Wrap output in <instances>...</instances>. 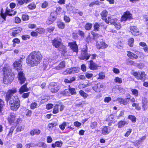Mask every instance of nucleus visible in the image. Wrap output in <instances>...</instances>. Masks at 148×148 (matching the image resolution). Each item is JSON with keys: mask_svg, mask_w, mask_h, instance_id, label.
I'll return each instance as SVG.
<instances>
[{"mask_svg": "<svg viewBox=\"0 0 148 148\" xmlns=\"http://www.w3.org/2000/svg\"><path fill=\"white\" fill-rule=\"evenodd\" d=\"M130 97L125 98H121L119 97L117 98V100L119 103L121 104H122L124 105H127L129 103L130 100V95H128Z\"/></svg>", "mask_w": 148, "mask_h": 148, "instance_id": "12", "label": "nucleus"}, {"mask_svg": "<svg viewBox=\"0 0 148 148\" xmlns=\"http://www.w3.org/2000/svg\"><path fill=\"white\" fill-rule=\"evenodd\" d=\"M135 53H133L130 51H127V55L130 59L132 60H136L138 58V55L141 53L138 51H135Z\"/></svg>", "mask_w": 148, "mask_h": 148, "instance_id": "6", "label": "nucleus"}, {"mask_svg": "<svg viewBox=\"0 0 148 148\" xmlns=\"http://www.w3.org/2000/svg\"><path fill=\"white\" fill-rule=\"evenodd\" d=\"M37 104L36 102H33L31 105L30 108L32 109H34L37 107Z\"/></svg>", "mask_w": 148, "mask_h": 148, "instance_id": "48", "label": "nucleus"}, {"mask_svg": "<svg viewBox=\"0 0 148 148\" xmlns=\"http://www.w3.org/2000/svg\"><path fill=\"white\" fill-rule=\"evenodd\" d=\"M16 92V89L9 90L6 95L5 100L9 102L11 110H16L20 106V100L18 96H13V94Z\"/></svg>", "mask_w": 148, "mask_h": 148, "instance_id": "1", "label": "nucleus"}, {"mask_svg": "<svg viewBox=\"0 0 148 148\" xmlns=\"http://www.w3.org/2000/svg\"><path fill=\"white\" fill-rule=\"evenodd\" d=\"M108 14V12L106 10H104L102 11V19L105 21L104 19L106 18H106Z\"/></svg>", "mask_w": 148, "mask_h": 148, "instance_id": "38", "label": "nucleus"}, {"mask_svg": "<svg viewBox=\"0 0 148 148\" xmlns=\"http://www.w3.org/2000/svg\"><path fill=\"white\" fill-rule=\"evenodd\" d=\"M6 14L2 12L0 16V23L3 21V20L5 21L6 20Z\"/></svg>", "mask_w": 148, "mask_h": 148, "instance_id": "33", "label": "nucleus"}, {"mask_svg": "<svg viewBox=\"0 0 148 148\" xmlns=\"http://www.w3.org/2000/svg\"><path fill=\"white\" fill-rule=\"evenodd\" d=\"M89 67L91 70H95L97 68V66L96 64L91 60L89 62Z\"/></svg>", "mask_w": 148, "mask_h": 148, "instance_id": "21", "label": "nucleus"}, {"mask_svg": "<svg viewBox=\"0 0 148 148\" xmlns=\"http://www.w3.org/2000/svg\"><path fill=\"white\" fill-rule=\"evenodd\" d=\"M79 69L78 67L73 68L69 69V72L70 74L74 73L79 72Z\"/></svg>", "mask_w": 148, "mask_h": 148, "instance_id": "25", "label": "nucleus"}, {"mask_svg": "<svg viewBox=\"0 0 148 148\" xmlns=\"http://www.w3.org/2000/svg\"><path fill=\"white\" fill-rule=\"evenodd\" d=\"M79 93L80 95L84 98H86L88 96V94L82 90H80L79 91Z\"/></svg>", "mask_w": 148, "mask_h": 148, "instance_id": "43", "label": "nucleus"}, {"mask_svg": "<svg viewBox=\"0 0 148 148\" xmlns=\"http://www.w3.org/2000/svg\"><path fill=\"white\" fill-rule=\"evenodd\" d=\"M8 120L10 124L13 125L14 124H17L21 121V119L17 118L15 114L13 113L10 114Z\"/></svg>", "mask_w": 148, "mask_h": 148, "instance_id": "4", "label": "nucleus"}, {"mask_svg": "<svg viewBox=\"0 0 148 148\" xmlns=\"http://www.w3.org/2000/svg\"><path fill=\"white\" fill-rule=\"evenodd\" d=\"M146 138V136H142L141 138H140L137 141L140 143V144L143 141V140H145Z\"/></svg>", "mask_w": 148, "mask_h": 148, "instance_id": "53", "label": "nucleus"}, {"mask_svg": "<svg viewBox=\"0 0 148 148\" xmlns=\"http://www.w3.org/2000/svg\"><path fill=\"white\" fill-rule=\"evenodd\" d=\"M134 42V39L133 38H130L128 40V45L130 47H132L133 46Z\"/></svg>", "mask_w": 148, "mask_h": 148, "instance_id": "29", "label": "nucleus"}, {"mask_svg": "<svg viewBox=\"0 0 148 148\" xmlns=\"http://www.w3.org/2000/svg\"><path fill=\"white\" fill-rule=\"evenodd\" d=\"M49 88L52 92H56L60 89V87L55 83L51 82L49 85Z\"/></svg>", "mask_w": 148, "mask_h": 148, "instance_id": "9", "label": "nucleus"}, {"mask_svg": "<svg viewBox=\"0 0 148 148\" xmlns=\"http://www.w3.org/2000/svg\"><path fill=\"white\" fill-rule=\"evenodd\" d=\"M65 66V64L64 61H63L60 62L59 65L56 66L55 69H56L59 70L61 69L64 68Z\"/></svg>", "mask_w": 148, "mask_h": 148, "instance_id": "23", "label": "nucleus"}, {"mask_svg": "<svg viewBox=\"0 0 148 148\" xmlns=\"http://www.w3.org/2000/svg\"><path fill=\"white\" fill-rule=\"evenodd\" d=\"M66 8L68 11H69L71 12L72 11L74 8L72 6L71 4L69 3L68 5H66Z\"/></svg>", "mask_w": 148, "mask_h": 148, "instance_id": "36", "label": "nucleus"}, {"mask_svg": "<svg viewBox=\"0 0 148 148\" xmlns=\"http://www.w3.org/2000/svg\"><path fill=\"white\" fill-rule=\"evenodd\" d=\"M66 126V123L65 122H64L63 123L59 125V127L62 130H64Z\"/></svg>", "mask_w": 148, "mask_h": 148, "instance_id": "47", "label": "nucleus"}, {"mask_svg": "<svg viewBox=\"0 0 148 148\" xmlns=\"http://www.w3.org/2000/svg\"><path fill=\"white\" fill-rule=\"evenodd\" d=\"M53 45L56 48L59 49L63 45L62 43V40L60 38H56L52 40Z\"/></svg>", "mask_w": 148, "mask_h": 148, "instance_id": "8", "label": "nucleus"}, {"mask_svg": "<svg viewBox=\"0 0 148 148\" xmlns=\"http://www.w3.org/2000/svg\"><path fill=\"white\" fill-rule=\"evenodd\" d=\"M139 45L142 47H144L143 49L144 51L146 53L148 52V48L146 44L144 42H140L139 43Z\"/></svg>", "mask_w": 148, "mask_h": 148, "instance_id": "22", "label": "nucleus"}, {"mask_svg": "<svg viewBox=\"0 0 148 148\" xmlns=\"http://www.w3.org/2000/svg\"><path fill=\"white\" fill-rule=\"evenodd\" d=\"M124 114V111H121L119 115L116 116L117 119H119L121 117H123Z\"/></svg>", "mask_w": 148, "mask_h": 148, "instance_id": "54", "label": "nucleus"}, {"mask_svg": "<svg viewBox=\"0 0 148 148\" xmlns=\"http://www.w3.org/2000/svg\"><path fill=\"white\" fill-rule=\"evenodd\" d=\"M130 101L131 102L133 103L132 104V107H136L138 104V103H135V102L136 100L135 98L134 97H132L130 99Z\"/></svg>", "mask_w": 148, "mask_h": 148, "instance_id": "46", "label": "nucleus"}, {"mask_svg": "<svg viewBox=\"0 0 148 148\" xmlns=\"http://www.w3.org/2000/svg\"><path fill=\"white\" fill-rule=\"evenodd\" d=\"M97 47L99 49H100L102 47V44L101 41H99L98 40H97L96 43Z\"/></svg>", "mask_w": 148, "mask_h": 148, "instance_id": "50", "label": "nucleus"}, {"mask_svg": "<svg viewBox=\"0 0 148 148\" xmlns=\"http://www.w3.org/2000/svg\"><path fill=\"white\" fill-rule=\"evenodd\" d=\"M55 20L53 19H52L51 17H49L47 19L46 21L47 24L48 25H50L52 24Z\"/></svg>", "mask_w": 148, "mask_h": 148, "instance_id": "42", "label": "nucleus"}, {"mask_svg": "<svg viewBox=\"0 0 148 148\" xmlns=\"http://www.w3.org/2000/svg\"><path fill=\"white\" fill-rule=\"evenodd\" d=\"M59 106L58 104H56L53 109V113L54 114H56L58 112H59Z\"/></svg>", "mask_w": 148, "mask_h": 148, "instance_id": "35", "label": "nucleus"}, {"mask_svg": "<svg viewBox=\"0 0 148 148\" xmlns=\"http://www.w3.org/2000/svg\"><path fill=\"white\" fill-rule=\"evenodd\" d=\"M27 83H25L20 88L19 90L20 94H22L24 92L29 91V89L27 87Z\"/></svg>", "mask_w": 148, "mask_h": 148, "instance_id": "18", "label": "nucleus"}, {"mask_svg": "<svg viewBox=\"0 0 148 148\" xmlns=\"http://www.w3.org/2000/svg\"><path fill=\"white\" fill-rule=\"evenodd\" d=\"M111 100V98L110 97H106L104 99V101L105 102L108 103Z\"/></svg>", "mask_w": 148, "mask_h": 148, "instance_id": "60", "label": "nucleus"}, {"mask_svg": "<svg viewBox=\"0 0 148 148\" xmlns=\"http://www.w3.org/2000/svg\"><path fill=\"white\" fill-rule=\"evenodd\" d=\"M114 81L115 82L119 84H121L122 82V79L118 77H116L115 78Z\"/></svg>", "mask_w": 148, "mask_h": 148, "instance_id": "39", "label": "nucleus"}, {"mask_svg": "<svg viewBox=\"0 0 148 148\" xmlns=\"http://www.w3.org/2000/svg\"><path fill=\"white\" fill-rule=\"evenodd\" d=\"M110 131L108 130V127L106 126L103 127L102 129V134H103L106 135L108 134Z\"/></svg>", "mask_w": 148, "mask_h": 148, "instance_id": "32", "label": "nucleus"}, {"mask_svg": "<svg viewBox=\"0 0 148 148\" xmlns=\"http://www.w3.org/2000/svg\"><path fill=\"white\" fill-rule=\"evenodd\" d=\"M48 5V3L46 1L44 2L42 4V7L43 8H46Z\"/></svg>", "mask_w": 148, "mask_h": 148, "instance_id": "62", "label": "nucleus"}, {"mask_svg": "<svg viewBox=\"0 0 148 148\" xmlns=\"http://www.w3.org/2000/svg\"><path fill=\"white\" fill-rule=\"evenodd\" d=\"M24 126H19L16 129V131L20 132L23 130L24 129Z\"/></svg>", "mask_w": 148, "mask_h": 148, "instance_id": "56", "label": "nucleus"}, {"mask_svg": "<svg viewBox=\"0 0 148 148\" xmlns=\"http://www.w3.org/2000/svg\"><path fill=\"white\" fill-rule=\"evenodd\" d=\"M22 19L24 21L28 20L29 19V16L25 14H23L22 16Z\"/></svg>", "mask_w": 148, "mask_h": 148, "instance_id": "55", "label": "nucleus"}, {"mask_svg": "<svg viewBox=\"0 0 148 148\" xmlns=\"http://www.w3.org/2000/svg\"><path fill=\"white\" fill-rule=\"evenodd\" d=\"M6 14H6V16L7 15H8L12 16V15H15L16 13V11H14V12L13 11L11 10H6Z\"/></svg>", "mask_w": 148, "mask_h": 148, "instance_id": "27", "label": "nucleus"}, {"mask_svg": "<svg viewBox=\"0 0 148 148\" xmlns=\"http://www.w3.org/2000/svg\"><path fill=\"white\" fill-rule=\"evenodd\" d=\"M128 118L130 120L132 123H135L136 122V117L134 115H129L128 116Z\"/></svg>", "mask_w": 148, "mask_h": 148, "instance_id": "30", "label": "nucleus"}, {"mask_svg": "<svg viewBox=\"0 0 148 148\" xmlns=\"http://www.w3.org/2000/svg\"><path fill=\"white\" fill-rule=\"evenodd\" d=\"M69 91L70 92L71 95H75L76 94V92L75 91V89L74 88H71L70 86H69Z\"/></svg>", "mask_w": 148, "mask_h": 148, "instance_id": "45", "label": "nucleus"}, {"mask_svg": "<svg viewBox=\"0 0 148 148\" xmlns=\"http://www.w3.org/2000/svg\"><path fill=\"white\" fill-rule=\"evenodd\" d=\"M132 131V130L131 128H130L124 134V136L126 137H128L129 135L130 134Z\"/></svg>", "mask_w": 148, "mask_h": 148, "instance_id": "51", "label": "nucleus"}, {"mask_svg": "<svg viewBox=\"0 0 148 148\" xmlns=\"http://www.w3.org/2000/svg\"><path fill=\"white\" fill-rule=\"evenodd\" d=\"M113 25L114 26L116 29L117 30L120 29L122 27L121 23L119 22H117H117H116Z\"/></svg>", "mask_w": 148, "mask_h": 148, "instance_id": "34", "label": "nucleus"}, {"mask_svg": "<svg viewBox=\"0 0 148 148\" xmlns=\"http://www.w3.org/2000/svg\"><path fill=\"white\" fill-rule=\"evenodd\" d=\"M74 125L77 127H79L81 125V123L77 121H76L74 122Z\"/></svg>", "mask_w": 148, "mask_h": 148, "instance_id": "63", "label": "nucleus"}, {"mask_svg": "<svg viewBox=\"0 0 148 148\" xmlns=\"http://www.w3.org/2000/svg\"><path fill=\"white\" fill-rule=\"evenodd\" d=\"M36 31L37 33L41 34L44 33L45 30L44 29L42 28H37L36 30Z\"/></svg>", "mask_w": 148, "mask_h": 148, "instance_id": "44", "label": "nucleus"}, {"mask_svg": "<svg viewBox=\"0 0 148 148\" xmlns=\"http://www.w3.org/2000/svg\"><path fill=\"white\" fill-rule=\"evenodd\" d=\"M15 127H12L10 129V131L8 134V136H11L12 135V133L14 130Z\"/></svg>", "mask_w": 148, "mask_h": 148, "instance_id": "59", "label": "nucleus"}, {"mask_svg": "<svg viewBox=\"0 0 148 148\" xmlns=\"http://www.w3.org/2000/svg\"><path fill=\"white\" fill-rule=\"evenodd\" d=\"M4 102L1 99H0V112L3 106H4Z\"/></svg>", "mask_w": 148, "mask_h": 148, "instance_id": "61", "label": "nucleus"}, {"mask_svg": "<svg viewBox=\"0 0 148 148\" xmlns=\"http://www.w3.org/2000/svg\"><path fill=\"white\" fill-rule=\"evenodd\" d=\"M23 59V58H21L19 60L16 61L13 64L14 69L17 70L18 71L22 70V65L21 63L22 62Z\"/></svg>", "mask_w": 148, "mask_h": 148, "instance_id": "10", "label": "nucleus"}, {"mask_svg": "<svg viewBox=\"0 0 148 148\" xmlns=\"http://www.w3.org/2000/svg\"><path fill=\"white\" fill-rule=\"evenodd\" d=\"M22 30V29L20 27H16L14 29V30H13V31L12 33V35L15 36H16L20 33Z\"/></svg>", "mask_w": 148, "mask_h": 148, "instance_id": "20", "label": "nucleus"}, {"mask_svg": "<svg viewBox=\"0 0 148 148\" xmlns=\"http://www.w3.org/2000/svg\"><path fill=\"white\" fill-rule=\"evenodd\" d=\"M90 56V54L88 53L87 50L85 49L82 50L81 56L79 58L81 60H87L89 58Z\"/></svg>", "mask_w": 148, "mask_h": 148, "instance_id": "11", "label": "nucleus"}, {"mask_svg": "<svg viewBox=\"0 0 148 148\" xmlns=\"http://www.w3.org/2000/svg\"><path fill=\"white\" fill-rule=\"evenodd\" d=\"M3 82L5 84L10 83L14 79L12 71L10 69H4Z\"/></svg>", "mask_w": 148, "mask_h": 148, "instance_id": "3", "label": "nucleus"}, {"mask_svg": "<svg viewBox=\"0 0 148 148\" xmlns=\"http://www.w3.org/2000/svg\"><path fill=\"white\" fill-rule=\"evenodd\" d=\"M93 89L96 92H99L102 90V84L100 83H98L97 85H95L93 87Z\"/></svg>", "mask_w": 148, "mask_h": 148, "instance_id": "17", "label": "nucleus"}, {"mask_svg": "<svg viewBox=\"0 0 148 148\" xmlns=\"http://www.w3.org/2000/svg\"><path fill=\"white\" fill-rule=\"evenodd\" d=\"M57 14L56 12H54L51 13L50 17H51L55 21L57 18Z\"/></svg>", "mask_w": 148, "mask_h": 148, "instance_id": "37", "label": "nucleus"}, {"mask_svg": "<svg viewBox=\"0 0 148 148\" xmlns=\"http://www.w3.org/2000/svg\"><path fill=\"white\" fill-rule=\"evenodd\" d=\"M18 80L20 81V83L21 84L24 83L26 80L25 74L22 70L18 71Z\"/></svg>", "mask_w": 148, "mask_h": 148, "instance_id": "14", "label": "nucleus"}, {"mask_svg": "<svg viewBox=\"0 0 148 148\" xmlns=\"http://www.w3.org/2000/svg\"><path fill=\"white\" fill-rule=\"evenodd\" d=\"M92 27V24L89 23H87L85 26V29L87 30L90 29Z\"/></svg>", "mask_w": 148, "mask_h": 148, "instance_id": "41", "label": "nucleus"}, {"mask_svg": "<svg viewBox=\"0 0 148 148\" xmlns=\"http://www.w3.org/2000/svg\"><path fill=\"white\" fill-rule=\"evenodd\" d=\"M36 5L34 3H32L28 6V8L31 9H34L36 8Z\"/></svg>", "mask_w": 148, "mask_h": 148, "instance_id": "52", "label": "nucleus"}, {"mask_svg": "<svg viewBox=\"0 0 148 148\" xmlns=\"http://www.w3.org/2000/svg\"><path fill=\"white\" fill-rule=\"evenodd\" d=\"M42 56L41 53L38 51L32 52L28 56L27 59V63L30 66H34L37 65L41 61Z\"/></svg>", "mask_w": 148, "mask_h": 148, "instance_id": "2", "label": "nucleus"}, {"mask_svg": "<svg viewBox=\"0 0 148 148\" xmlns=\"http://www.w3.org/2000/svg\"><path fill=\"white\" fill-rule=\"evenodd\" d=\"M57 125L56 123H50L48 125V127L50 129H52L53 127Z\"/></svg>", "mask_w": 148, "mask_h": 148, "instance_id": "57", "label": "nucleus"}, {"mask_svg": "<svg viewBox=\"0 0 148 148\" xmlns=\"http://www.w3.org/2000/svg\"><path fill=\"white\" fill-rule=\"evenodd\" d=\"M62 145V143L61 141H58L52 144V147L55 148L56 147H60Z\"/></svg>", "mask_w": 148, "mask_h": 148, "instance_id": "26", "label": "nucleus"}, {"mask_svg": "<svg viewBox=\"0 0 148 148\" xmlns=\"http://www.w3.org/2000/svg\"><path fill=\"white\" fill-rule=\"evenodd\" d=\"M68 45L70 46L73 52H76L77 53H78V46L75 41L69 42L68 43Z\"/></svg>", "mask_w": 148, "mask_h": 148, "instance_id": "16", "label": "nucleus"}, {"mask_svg": "<svg viewBox=\"0 0 148 148\" xmlns=\"http://www.w3.org/2000/svg\"><path fill=\"white\" fill-rule=\"evenodd\" d=\"M99 25L97 23H96L94 25V30L97 31L99 28Z\"/></svg>", "mask_w": 148, "mask_h": 148, "instance_id": "64", "label": "nucleus"}, {"mask_svg": "<svg viewBox=\"0 0 148 148\" xmlns=\"http://www.w3.org/2000/svg\"><path fill=\"white\" fill-rule=\"evenodd\" d=\"M132 19V14L129 11L126 10L123 12V15L121 16L120 20L121 21L123 22L126 21L127 20L130 21Z\"/></svg>", "mask_w": 148, "mask_h": 148, "instance_id": "5", "label": "nucleus"}, {"mask_svg": "<svg viewBox=\"0 0 148 148\" xmlns=\"http://www.w3.org/2000/svg\"><path fill=\"white\" fill-rule=\"evenodd\" d=\"M128 122L124 120H120L117 123V126L119 128H121L123 127L125 125H127Z\"/></svg>", "mask_w": 148, "mask_h": 148, "instance_id": "19", "label": "nucleus"}, {"mask_svg": "<svg viewBox=\"0 0 148 148\" xmlns=\"http://www.w3.org/2000/svg\"><path fill=\"white\" fill-rule=\"evenodd\" d=\"M114 116L112 114H111L107 116L105 121L108 122H113L114 121Z\"/></svg>", "mask_w": 148, "mask_h": 148, "instance_id": "24", "label": "nucleus"}, {"mask_svg": "<svg viewBox=\"0 0 148 148\" xmlns=\"http://www.w3.org/2000/svg\"><path fill=\"white\" fill-rule=\"evenodd\" d=\"M127 64L130 65H134L135 64V63L134 61L131 60H129L127 62Z\"/></svg>", "mask_w": 148, "mask_h": 148, "instance_id": "58", "label": "nucleus"}, {"mask_svg": "<svg viewBox=\"0 0 148 148\" xmlns=\"http://www.w3.org/2000/svg\"><path fill=\"white\" fill-rule=\"evenodd\" d=\"M131 91L132 94L135 96V97H138V90L132 88Z\"/></svg>", "mask_w": 148, "mask_h": 148, "instance_id": "31", "label": "nucleus"}, {"mask_svg": "<svg viewBox=\"0 0 148 148\" xmlns=\"http://www.w3.org/2000/svg\"><path fill=\"white\" fill-rule=\"evenodd\" d=\"M130 32L132 35L137 36L139 35V31L138 28L136 26H130Z\"/></svg>", "mask_w": 148, "mask_h": 148, "instance_id": "13", "label": "nucleus"}, {"mask_svg": "<svg viewBox=\"0 0 148 148\" xmlns=\"http://www.w3.org/2000/svg\"><path fill=\"white\" fill-rule=\"evenodd\" d=\"M58 49L59 50L62 51V55H63L64 56H66L65 55V53L66 52V47L64 45H63L61 47V48H60Z\"/></svg>", "mask_w": 148, "mask_h": 148, "instance_id": "28", "label": "nucleus"}, {"mask_svg": "<svg viewBox=\"0 0 148 148\" xmlns=\"http://www.w3.org/2000/svg\"><path fill=\"white\" fill-rule=\"evenodd\" d=\"M105 22L107 24H109L110 23L112 25H114L115 23L118 21V20L116 18H113L111 16H108V19L105 18Z\"/></svg>", "mask_w": 148, "mask_h": 148, "instance_id": "15", "label": "nucleus"}, {"mask_svg": "<svg viewBox=\"0 0 148 148\" xmlns=\"http://www.w3.org/2000/svg\"><path fill=\"white\" fill-rule=\"evenodd\" d=\"M132 75H134L138 80H143L144 79L146 75L145 72L142 71L141 72H135L133 73Z\"/></svg>", "mask_w": 148, "mask_h": 148, "instance_id": "7", "label": "nucleus"}, {"mask_svg": "<svg viewBox=\"0 0 148 148\" xmlns=\"http://www.w3.org/2000/svg\"><path fill=\"white\" fill-rule=\"evenodd\" d=\"M69 90H68L67 89L65 90L64 91L62 92V93L64 95L68 96L69 95L70 93L69 92Z\"/></svg>", "mask_w": 148, "mask_h": 148, "instance_id": "49", "label": "nucleus"}, {"mask_svg": "<svg viewBox=\"0 0 148 148\" xmlns=\"http://www.w3.org/2000/svg\"><path fill=\"white\" fill-rule=\"evenodd\" d=\"M57 25L59 28L61 29H64L65 26V25L64 23L62 22H58Z\"/></svg>", "mask_w": 148, "mask_h": 148, "instance_id": "40", "label": "nucleus"}]
</instances>
